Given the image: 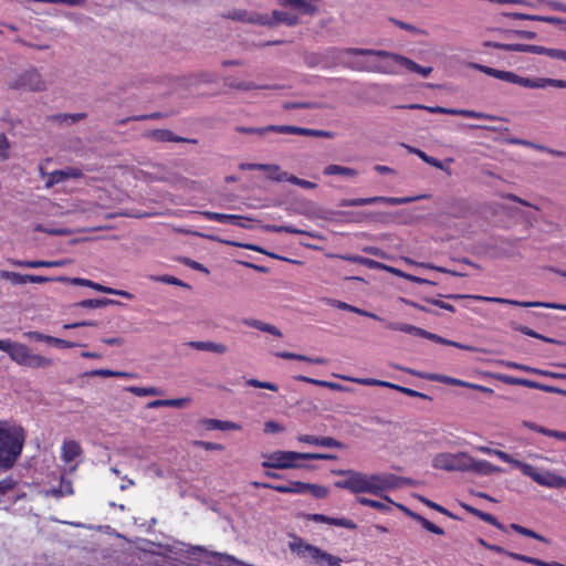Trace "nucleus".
Returning <instances> with one entry per match:
<instances>
[{
    "instance_id": "c03bdc74",
    "label": "nucleus",
    "mask_w": 566,
    "mask_h": 566,
    "mask_svg": "<svg viewBox=\"0 0 566 566\" xmlns=\"http://www.w3.org/2000/svg\"><path fill=\"white\" fill-rule=\"evenodd\" d=\"M324 174L326 176L342 175L345 177H355L357 175V171L349 167H344L339 165H328L324 168Z\"/></svg>"
},
{
    "instance_id": "680f3d73",
    "label": "nucleus",
    "mask_w": 566,
    "mask_h": 566,
    "mask_svg": "<svg viewBox=\"0 0 566 566\" xmlns=\"http://www.w3.org/2000/svg\"><path fill=\"white\" fill-rule=\"evenodd\" d=\"M417 522L420 523L421 526L424 530H427L428 532H430V533H433V534H437V535H443L444 534V531L441 527L434 525L433 523H431L429 520L424 518L421 515L419 516Z\"/></svg>"
},
{
    "instance_id": "4d7b16f0",
    "label": "nucleus",
    "mask_w": 566,
    "mask_h": 566,
    "mask_svg": "<svg viewBox=\"0 0 566 566\" xmlns=\"http://www.w3.org/2000/svg\"><path fill=\"white\" fill-rule=\"evenodd\" d=\"M126 390L139 397L160 395V390L156 387H128Z\"/></svg>"
},
{
    "instance_id": "a211bd4d",
    "label": "nucleus",
    "mask_w": 566,
    "mask_h": 566,
    "mask_svg": "<svg viewBox=\"0 0 566 566\" xmlns=\"http://www.w3.org/2000/svg\"><path fill=\"white\" fill-rule=\"evenodd\" d=\"M112 178L117 181L120 186H128L132 184L134 179H136V174L128 166H119L115 165L111 168Z\"/></svg>"
},
{
    "instance_id": "de8ad7c7",
    "label": "nucleus",
    "mask_w": 566,
    "mask_h": 566,
    "mask_svg": "<svg viewBox=\"0 0 566 566\" xmlns=\"http://www.w3.org/2000/svg\"><path fill=\"white\" fill-rule=\"evenodd\" d=\"M424 197L426 196L396 198V197H382V196H379V203H387V205H390V206H398V205L410 203V202H413L416 200L422 199Z\"/></svg>"
},
{
    "instance_id": "0eeeda50",
    "label": "nucleus",
    "mask_w": 566,
    "mask_h": 566,
    "mask_svg": "<svg viewBox=\"0 0 566 566\" xmlns=\"http://www.w3.org/2000/svg\"><path fill=\"white\" fill-rule=\"evenodd\" d=\"M471 462V457L465 452L458 453H438L432 460V467L446 471H468V463Z\"/></svg>"
},
{
    "instance_id": "13d9d810",
    "label": "nucleus",
    "mask_w": 566,
    "mask_h": 566,
    "mask_svg": "<svg viewBox=\"0 0 566 566\" xmlns=\"http://www.w3.org/2000/svg\"><path fill=\"white\" fill-rule=\"evenodd\" d=\"M417 497L422 503H424L427 506H429L430 509H433V510H436V511H438V512H440V513H442V514H444V515H447V516H449L451 518H454V520L458 518L453 513L448 511L446 507H443V506H441V505H439V504H437V503H434V502H432V501H430V500H428V499H426V497H423L421 495H417Z\"/></svg>"
},
{
    "instance_id": "a878e982",
    "label": "nucleus",
    "mask_w": 566,
    "mask_h": 566,
    "mask_svg": "<svg viewBox=\"0 0 566 566\" xmlns=\"http://www.w3.org/2000/svg\"><path fill=\"white\" fill-rule=\"evenodd\" d=\"M522 424L525 428H528L530 430L536 431L544 436L552 437V438L559 439V440H566V432H564V431L547 429L545 427L538 426L535 422L527 421V420H524L522 422Z\"/></svg>"
},
{
    "instance_id": "ea45409f",
    "label": "nucleus",
    "mask_w": 566,
    "mask_h": 566,
    "mask_svg": "<svg viewBox=\"0 0 566 566\" xmlns=\"http://www.w3.org/2000/svg\"><path fill=\"white\" fill-rule=\"evenodd\" d=\"M423 338L430 339V340L436 342L438 344H442V345H447V346H453V347H457V348H460V349H464V350H473V347H471V346H468V345H464V344H460V343H457V342L443 338V337H441V336H439L437 334H433L431 332H428V331H426Z\"/></svg>"
},
{
    "instance_id": "5fc2aeb1",
    "label": "nucleus",
    "mask_w": 566,
    "mask_h": 566,
    "mask_svg": "<svg viewBox=\"0 0 566 566\" xmlns=\"http://www.w3.org/2000/svg\"><path fill=\"white\" fill-rule=\"evenodd\" d=\"M510 527H511L513 531H515V532H517L518 534L524 535V536H526V537H531V538H534V539H537V541H539V542H544V543H547V542H548L544 536H542V535L537 534L536 532H534V531H532V530H530V528H526V527H524V526H521V525H518V524L512 523V524L510 525Z\"/></svg>"
},
{
    "instance_id": "b1692460",
    "label": "nucleus",
    "mask_w": 566,
    "mask_h": 566,
    "mask_svg": "<svg viewBox=\"0 0 566 566\" xmlns=\"http://www.w3.org/2000/svg\"><path fill=\"white\" fill-rule=\"evenodd\" d=\"M406 147L409 150V153L417 155L419 158H421L428 165H431L438 169L446 171L448 175H451V169L448 166H446L442 161L438 160L434 157L428 156L421 149H418V148H415L411 146H406Z\"/></svg>"
},
{
    "instance_id": "f257e3e1",
    "label": "nucleus",
    "mask_w": 566,
    "mask_h": 566,
    "mask_svg": "<svg viewBox=\"0 0 566 566\" xmlns=\"http://www.w3.org/2000/svg\"><path fill=\"white\" fill-rule=\"evenodd\" d=\"M24 438L22 427L0 421V473L13 467L22 452Z\"/></svg>"
},
{
    "instance_id": "412c9836",
    "label": "nucleus",
    "mask_w": 566,
    "mask_h": 566,
    "mask_svg": "<svg viewBox=\"0 0 566 566\" xmlns=\"http://www.w3.org/2000/svg\"><path fill=\"white\" fill-rule=\"evenodd\" d=\"M506 143L511 144V145H522V146H525V147H532V148H534L536 150L545 151V153H547V154H549L552 156H556V157H566V151L553 149V148H549L547 146L534 144L532 142H528V140H525V139H521V138H515V137L507 138Z\"/></svg>"
},
{
    "instance_id": "a18cd8bd",
    "label": "nucleus",
    "mask_w": 566,
    "mask_h": 566,
    "mask_svg": "<svg viewBox=\"0 0 566 566\" xmlns=\"http://www.w3.org/2000/svg\"><path fill=\"white\" fill-rule=\"evenodd\" d=\"M507 556H510L513 559L521 560V562L528 563V564L536 565V566H558V564H559L557 562H551V563L544 562L542 559H538L535 557H530V556L517 554V553H507Z\"/></svg>"
},
{
    "instance_id": "9b49d317",
    "label": "nucleus",
    "mask_w": 566,
    "mask_h": 566,
    "mask_svg": "<svg viewBox=\"0 0 566 566\" xmlns=\"http://www.w3.org/2000/svg\"><path fill=\"white\" fill-rule=\"evenodd\" d=\"M0 350L6 352L13 361L22 366H24L30 352L25 345L10 339H0Z\"/></svg>"
},
{
    "instance_id": "6e6552de",
    "label": "nucleus",
    "mask_w": 566,
    "mask_h": 566,
    "mask_svg": "<svg viewBox=\"0 0 566 566\" xmlns=\"http://www.w3.org/2000/svg\"><path fill=\"white\" fill-rule=\"evenodd\" d=\"M473 66L480 72L489 76L495 77L497 80L516 84L523 87L535 88L536 78L523 77L511 71L496 70L491 66L482 64H474Z\"/></svg>"
},
{
    "instance_id": "f704fd0d",
    "label": "nucleus",
    "mask_w": 566,
    "mask_h": 566,
    "mask_svg": "<svg viewBox=\"0 0 566 566\" xmlns=\"http://www.w3.org/2000/svg\"><path fill=\"white\" fill-rule=\"evenodd\" d=\"M198 213L205 216L206 218H208L210 220H216L219 222L234 223V221H238V220H245V221L251 220L250 218H243V217L235 216V214H226V213H219V212H212V211H201Z\"/></svg>"
},
{
    "instance_id": "f3484780",
    "label": "nucleus",
    "mask_w": 566,
    "mask_h": 566,
    "mask_svg": "<svg viewBox=\"0 0 566 566\" xmlns=\"http://www.w3.org/2000/svg\"><path fill=\"white\" fill-rule=\"evenodd\" d=\"M319 0H284V8H291L303 14L315 15L318 12L316 2Z\"/></svg>"
},
{
    "instance_id": "c85d7f7f",
    "label": "nucleus",
    "mask_w": 566,
    "mask_h": 566,
    "mask_svg": "<svg viewBox=\"0 0 566 566\" xmlns=\"http://www.w3.org/2000/svg\"><path fill=\"white\" fill-rule=\"evenodd\" d=\"M55 280L59 282H62V283L66 282V283L74 284V285L88 286V287H92L99 292H104V293L106 292V285L94 283L93 281L86 280V279H81V277H71L70 279V277H65V276H56Z\"/></svg>"
},
{
    "instance_id": "7c9ffc66",
    "label": "nucleus",
    "mask_w": 566,
    "mask_h": 566,
    "mask_svg": "<svg viewBox=\"0 0 566 566\" xmlns=\"http://www.w3.org/2000/svg\"><path fill=\"white\" fill-rule=\"evenodd\" d=\"M86 115L84 113H76V114H56V115H50L46 117L49 122H54L57 124H65V125H72L81 119H83Z\"/></svg>"
},
{
    "instance_id": "2f4dec72",
    "label": "nucleus",
    "mask_w": 566,
    "mask_h": 566,
    "mask_svg": "<svg viewBox=\"0 0 566 566\" xmlns=\"http://www.w3.org/2000/svg\"><path fill=\"white\" fill-rule=\"evenodd\" d=\"M384 500L385 502L382 501H376V500H370V499H367V497H358L357 501L361 504V505H366V506H370L375 510H378L380 512H387L390 510L391 505L395 504L388 496H384Z\"/></svg>"
},
{
    "instance_id": "a19ab883",
    "label": "nucleus",
    "mask_w": 566,
    "mask_h": 566,
    "mask_svg": "<svg viewBox=\"0 0 566 566\" xmlns=\"http://www.w3.org/2000/svg\"><path fill=\"white\" fill-rule=\"evenodd\" d=\"M350 492L353 493H365L366 474L354 471L350 473Z\"/></svg>"
},
{
    "instance_id": "4468645a",
    "label": "nucleus",
    "mask_w": 566,
    "mask_h": 566,
    "mask_svg": "<svg viewBox=\"0 0 566 566\" xmlns=\"http://www.w3.org/2000/svg\"><path fill=\"white\" fill-rule=\"evenodd\" d=\"M264 20L266 23H263V27L274 28L280 23H284L289 27H294L300 23V18L296 14L289 13L286 11L273 10L272 17L264 14Z\"/></svg>"
},
{
    "instance_id": "423d86ee",
    "label": "nucleus",
    "mask_w": 566,
    "mask_h": 566,
    "mask_svg": "<svg viewBox=\"0 0 566 566\" xmlns=\"http://www.w3.org/2000/svg\"><path fill=\"white\" fill-rule=\"evenodd\" d=\"M396 108H406V109H426L430 113L436 114H449V115H459L464 117H471V118H483V119H491V120H506L503 117L494 116L491 114H485L476 111L471 109H457V108H447L442 106H424L421 104H409V105H398L395 106Z\"/></svg>"
},
{
    "instance_id": "1a4fd4ad",
    "label": "nucleus",
    "mask_w": 566,
    "mask_h": 566,
    "mask_svg": "<svg viewBox=\"0 0 566 566\" xmlns=\"http://www.w3.org/2000/svg\"><path fill=\"white\" fill-rule=\"evenodd\" d=\"M394 481L391 473L366 474L365 493L382 497V492L395 489Z\"/></svg>"
},
{
    "instance_id": "aec40b11",
    "label": "nucleus",
    "mask_w": 566,
    "mask_h": 566,
    "mask_svg": "<svg viewBox=\"0 0 566 566\" xmlns=\"http://www.w3.org/2000/svg\"><path fill=\"white\" fill-rule=\"evenodd\" d=\"M184 345L191 347L193 349H197V350L210 352V353H216V354H224L228 350V347L224 344L214 343L211 340H207V342L190 340V342H186Z\"/></svg>"
},
{
    "instance_id": "473e14b6",
    "label": "nucleus",
    "mask_w": 566,
    "mask_h": 566,
    "mask_svg": "<svg viewBox=\"0 0 566 566\" xmlns=\"http://www.w3.org/2000/svg\"><path fill=\"white\" fill-rule=\"evenodd\" d=\"M192 234H196V235H199V237H203V238H207V239H210V240H217V241L226 243L228 245H234V247H240V248H243V249L256 251V252H260L262 254L266 253V250H264L263 248H261L259 245L252 244V243H240V242L230 241V240H221V239H217L213 235L202 234V233H199V232H192Z\"/></svg>"
},
{
    "instance_id": "2eb2a0df",
    "label": "nucleus",
    "mask_w": 566,
    "mask_h": 566,
    "mask_svg": "<svg viewBox=\"0 0 566 566\" xmlns=\"http://www.w3.org/2000/svg\"><path fill=\"white\" fill-rule=\"evenodd\" d=\"M279 134H294L310 137L333 138L334 133L329 130L304 128L293 125H280Z\"/></svg>"
},
{
    "instance_id": "c756f323",
    "label": "nucleus",
    "mask_w": 566,
    "mask_h": 566,
    "mask_svg": "<svg viewBox=\"0 0 566 566\" xmlns=\"http://www.w3.org/2000/svg\"><path fill=\"white\" fill-rule=\"evenodd\" d=\"M224 85L235 90L242 91H251V90H269V88H279V86H269V85H256L253 82H234L229 77L224 78Z\"/></svg>"
},
{
    "instance_id": "39448f33",
    "label": "nucleus",
    "mask_w": 566,
    "mask_h": 566,
    "mask_svg": "<svg viewBox=\"0 0 566 566\" xmlns=\"http://www.w3.org/2000/svg\"><path fill=\"white\" fill-rule=\"evenodd\" d=\"M8 85L11 90H25L30 92H43L46 90L45 81L35 67L21 72Z\"/></svg>"
},
{
    "instance_id": "20e7f679",
    "label": "nucleus",
    "mask_w": 566,
    "mask_h": 566,
    "mask_svg": "<svg viewBox=\"0 0 566 566\" xmlns=\"http://www.w3.org/2000/svg\"><path fill=\"white\" fill-rule=\"evenodd\" d=\"M344 53L349 55L377 56L380 59H390L406 71L417 74L419 73L421 66L405 55L385 50L348 48L344 50Z\"/></svg>"
},
{
    "instance_id": "e2e57ef3",
    "label": "nucleus",
    "mask_w": 566,
    "mask_h": 566,
    "mask_svg": "<svg viewBox=\"0 0 566 566\" xmlns=\"http://www.w3.org/2000/svg\"><path fill=\"white\" fill-rule=\"evenodd\" d=\"M247 385L251 386V387H254V388L269 389V390H272V391H277L279 390L277 385H275L274 382L261 381V380H258V379H254V378L249 379L247 381Z\"/></svg>"
},
{
    "instance_id": "e433bc0d",
    "label": "nucleus",
    "mask_w": 566,
    "mask_h": 566,
    "mask_svg": "<svg viewBox=\"0 0 566 566\" xmlns=\"http://www.w3.org/2000/svg\"><path fill=\"white\" fill-rule=\"evenodd\" d=\"M511 326H512L513 329H515L517 332H521L524 335H527V336L541 339V340H543L545 343L560 344L559 340L551 338V337H546L544 335H541V334H538L537 332L533 331L532 328H530L527 326L520 325V324H516V323H511Z\"/></svg>"
},
{
    "instance_id": "ddd939ff",
    "label": "nucleus",
    "mask_w": 566,
    "mask_h": 566,
    "mask_svg": "<svg viewBox=\"0 0 566 566\" xmlns=\"http://www.w3.org/2000/svg\"><path fill=\"white\" fill-rule=\"evenodd\" d=\"M144 136L148 139L155 140V142H161V143H189V144H197L198 140L195 138H186L176 135L170 129H151L145 132Z\"/></svg>"
},
{
    "instance_id": "bf43d9fd",
    "label": "nucleus",
    "mask_w": 566,
    "mask_h": 566,
    "mask_svg": "<svg viewBox=\"0 0 566 566\" xmlns=\"http://www.w3.org/2000/svg\"><path fill=\"white\" fill-rule=\"evenodd\" d=\"M462 506L464 507L465 511H468L469 513L473 514L474 516L481 518L484 522L490 523V522L494 521V516L490 513H485V512L478 510L468 504H462Z\"/></svg>"
},
{
    "instance_id": "4c0bfd02",
    "label": "nucleus",
    "mask_w": 566,
    "mask_h": 566,
    "mask_svg": "<svg viewBox=\"0 0 566 566\" xmlns=\"http://www.w3.org/2000/svg\"><path fill=\"white\" fill-rule=\"evenodd\" d=\"M420 376L426 379H429L432 381H439V382L446 384V385L460 386V387L469 386V382H467V381H463L461 379H457V378H453L450 376H446V375L430 374L428 376H423V375H420Z\"/></svg>"
},
{
    "instance_id": "49530a36",
    "label": "nucleus",
    "mask_w": 566,
    "mask_h": 566,
    "mask_svg": "<svg viewBox=\"0 0 566 566\" xmlns=\"http://www.w3.org/2000/svg\"><path fill=\"white\" fill-rule=\"evenodd\" d=\"M344 260H347L349 262H353V263H358V264H363L369 269H378L380 270V268H384V263H380L378 261H375L373 259H368V258H364V256H359V255H346V256H342Z\"/></svg>"
},
{
    "instance_id": "72a5a7b5",
    "label": "nucleus",
    "mask_w": 566,
    "mask_h": 566,
    "mask_svg": "<svg viewBox=\"0 0 566 566\" xmlns=\"http://www.w3.org/2000/svg\"><path fill=\"white\" fill-rule=\"evenodd\" d=\"M387 327L392 331H400L411 335L424 337L426 329L406 323L388 322Z\"/></svg>"
},
{
    "instance_id": "f03ea898",
    "label": "nucleus",
    "mask_w": 566,
    "mask_h": 566,
    "mask_svg": "<svg viewBox=\"0 0 566 566\" xmlns=\"http://www.w3.org/2000/svg\"><path fill=\"white\" fill-rule=\"evenodd\" d=\"M290 549L302 558L312 559L317 566H340V558L304 542L300 537H294L289 544Z\"/></svg>"
},
{
    "instance_id": "052dcab7",
    "label": "nucleus",
    "mask_w": 566,
    "mask_h": 566,
    "mask_svg": "<svg viewBox=\"0 0 566 566\" xmlns=\"http://www.w3.org/2000/svg\"><path fill=\"white\" fill-rule=\"evenodd\" d=\"M321 104L314 102H285L283 104L284 109L293 108H318Z\"/></svg>"
},
{
    "instance_id": "4be33fe9",
    "label": "nucleus",
    "mask_w": 566,
    "mask_h": 566,
    "mask_svg": "<svg viewBox=\"0 0 566 566\" xmlns=\"http://www.w3.org/2000/svg\"><path fill=\"white\" fill-rule=\"evenodd\" d=\"M468 471H473L479 474L489 475V474L501 472V468L495 467L488 461L474 460L471 457V462L468 463Z\"/></svg>"
},
{
    "instance_id": "5701e85b",
    "label": "nucleus",
    "mask_w": 566,
    "mask_h": 566,
    "mask_svg": "<svg viewBox=\"0 0 566 566\" xmlns=\"http://www.w3.org/2000/svg\"><path fill=\"white\" fill-rule=\"evenodd\" d=\"M242 323L247 326H250V327H253V328H256L261 332H265V333H269L273 336H276V337H282V333L281 331L274 326V325H271L269 323H265V322H262L260 319H255V318H244L242 321Z\"/></svg>"
},
{
    "instance_id": "37998d69",
    "label": "nucleus",
    "mask_w": 566,
    "mask_h": 566,
    "mask_svg": "<svg viewBox=\"0 0 566 566\" xmlns=\"http://www.w3.org/2000/svg\"><path fill=\"white\" fill-rule=\"evenodd\" d=\"M207 429L209 430H237L240 427L231 421H222L218 419H207L205 421Z\"/></svg>"
},
{
    "instance_id": "6e6d98bb",
    "label": "nucleus",
    "mask_w": 566,
    "mask_h": 566,
    "mask_svg": "<svg viewBox=\"0 0 566 566\" xmlns=\"http://www.w3.org/2000/svg\"><path fill=\"white\" fill-rule=\"evenodd\" d=\"M15 486L17 480L12 476H7L0 481V504L4 502L2 497L13 491Z\"/></svg>"
},
{
    "instance_id": "dca6fc26",
    "label": "nucleus",
    "mask_w": 566,
    "mask_h": 566,
    "mask_svg": "<svg viewBox=\"0 0 566 566\" xmlns=\"http://www.w3.org/2000/svg\"><path fill=\"white\" fill-rule=\"evenodd\" d=\"M297 440L302 443H307L324 448L344 449L345 444L333 437H317L313 434H300Z\"/></svg>"
},
{
    "instance_id": "79ce46f5",
    "label": "nucleus",
    "mask_w": 566,
    "mask_h": 566,
    "mask_svg": "<svg viewBox=\"0 0 566 566\" xmlns=\"http://www.w3.org/2000/svg\"><path fill=\"white\" fill-rule=\"evenodd\" d=\"M274 491L280 493L304 494V482L290 481L287 484H277Z\"/></svg>"
},
{
    "instance_id": "864d4df0",
    "label": "nucleus",
    "mask_w": 566,
    "mask_h": 566,
    "mask_svg": "<svg viewBox=\"0 0 566 566\" xmlns=\"http://www.w3.org/2000/svg\"><path fill=\"white\" fill-rule=\"evenodd\" d=\"M546 86L566 88V81L545 77L536 78L535 88H545Z\"/></svg>"
},
{
    "instance_id": "393cba45",
    "label": "nucleus",
    "mask_w": 566,
    "mask_h": 566,
    "mask_svg": "<svg viewBox=\"0 0 566 566\" xmlns=\"http://www.w3.org/2000/svg\"><path fill=\"white\" fill-rule=\"evenodd\" d=\"M82 452L80 444L74 441H64L62 447V459L65 463H70L75 460Z\"/></svg>"
},
{
    "instance_id": "0e129e2a",
    "label": "nucleus",
    "mask_w": 566,
    "mask_h": 566,
    "mask_svg": "<svg viewBox=\"0 0 566 566\" xmlns=\"http://www.w3.org/2000/svg\"><path fill=\"white\" fill-rule=\"evenodd\" d=\"M499 363L501 365L507 367V368L520 369V370H523V371H526V373H531V374H535V375H536V371H537V368L530 367V366H526V365H523V364H518V363H515V361L501 360Z\"/></svg>"
},
{
    "instance_id": "7ed1b4c3",
    "label": "nucleus",
    "mask_w": 566,
    "mask_h": 566,
    "mask_svg": "<svg viewBox=\"0 0 566 566\" xmlns=\"http://www.w3.org/2000/svg\"><path fill=\"white\" fill-rule=\"evenodd\" d=\"M304 459V453L295 451H275L266 455V460L262 462L263 468L272 469H305L314 470L315 467L301 462Z\"/></svg>"
},
{
    "instance_id": "338daca9",
    "label": "nucleus",
    "mask_w": 566,
    "mask_h": 566,
    "mask_svg": "<svg viewBox=\"0 0 566 566\" xmlns=\"http://www.w3.org/2000/svg\"><path fill=\"white\" fill-rule=\"evenodd\" d=\"M328 524L335 525V526H342L349 530L357 528L356 523H354L352 520L348 518H336V517H329Z\"/></svg>"
},
{
    "instance_id": "09e8293b",
    "label": "nucleus",
    "mask_w": 566,
    "mask_h": 566,
    "mask_svg": "<svg viewBox=\"0 0 566 566\" xmlns=\"http://www.w3.org/2000/svg\"><path fill=\"white\" fill-rule=\"evenodd\" d=\"M389 21L395 24L396 27L413 34V35H427V31L423 30V29H420L413 24H410V23H407V22H403L401 20H398L396 18H389Z\"/></svg>"
},
{
    "instance_id": "f8f14e48",
    "label": "nucleus",
    "mask_w": 566,
    "mask_h": 566,
    "mask_svg": "<svg viewBox=\"0 0 566 566\" xmlns=\"http://www.w3.org/2000/svg\"><path fill=\"white\" fill-rule=\"evenodd\" d=\"M222 17L229 20L254 25H263V23H266L264 14L255 11H248L245 9H232L227 13H223Z\"/></svg>"
},
{
    "instance_id": "774afa93",
    "label": "nucleus",
    "mask_w": 566,
    "mask_h": 566,
    "mask_svg": "<svg viewBox=\"0 0 566 566\" xmlns=\"http://www.w3.org/2000/svg\"><path fill=\"white\" fill-rule=\"evenodd\" d=\"M73 492L74 491H73L72 481L62 476L60 480V485H59V494L60 495H71V494H73Z\"/></svg>"
},
{
    "instance_id": "6ab92c4d",
    "label": "nucleus",
    "mask_w": 566,
    "mask_h": 566,
    "mask_svg": "<svg viewBox=\"0 0 566 566\" xmlns=\"http://www.w3.org/2000/svg\"><path fill=\"white\" fill-rule=\"evenodd\" d=\"M81 176H82V171L76 168H72V167H69V168L62 169V170H55V171L49 174V179L45 184V187L51 188L55 184L65 181L69 178H78Z\"/></svg>"
},
{
    "instance_id": "bb28decb",
    "label": "nucleus",
    "mask_w": 566,
    "mask_h": 566,
    "mask_svg": "<svg viewBox=\"0 0 566 566\" xmlns=\"http://www.w3.org/2000/svg\"><path fill=\"white\" fill-rule=\"evenodd\" d=\"M280 125H269L264 127H245V126H237L235 130L241 134H251L258 135L260 137H265L269 133H277L279 134Z\"/></svg>"
},
{
    "instance_id": "603ef678",
    "label": "nucleus",
    "mask_w": 566,
    "mask_h": 566,
    "mask_svg": "<svg viewBox=\"0 0 566 566\" xmlns=\"http://www.w3.org/2000/svg\"><path fill=\"white\" fill-rule=\"evenodd\" d=\"M312 493V495L316 499H324L328 495V489L318 485V484H312V483H305L304 482V493Z\"/></svg>"
},
{
    "instance_id": "3c124183",
    "label": "nucleus",
    "mask_w": 566,
    "mask_h": 566,
    "mask_svg": "<svg viewBox=\"0 0 566 566\" xmlns=\"http://www.w3.org/2000/svg\"><path fill=\"white\" fill-rule=\"evenodd\" d=\"M476 300L485 301V302H494L500 304H511L514 306H522V307H532L534 304L532 302H520V301H513L502 297H488V296H479Z\"/></svg>"
},
{
    "instance_id": "c9c22d12",
    "label": "nucleus",
    "mask_w": 566,
    "mask_h": 566,
    "mask_svg": "<svg viewBox=\"0 0 566 566\" xmlns=\"http://www.w3.org/2000/svg\"><path fill=\"white\" fill-rule=\"evenodd\" d=\"M265 231L270 232H286V233H295V234H304L312 238H321L319 235H316L312 232L301 230L291 226H275V224H266L263 227Z\"/></svg>"
},
{
    "instance_id": "69168bd1",
    "label": "nucleus",
    "mask_w": 566,
    "mask_h": 566,
    "mask_svg": "<svg viewBox=\"0 0 566 566\" xmlns=\"http://www.w3.org/2000/svg\"><path fill=\"white\" fill-rule=\"evenodd\" d=\"M10 143L3 133H0V160L4 161L9 159Z\"/></svg>"
},
{
    "instance_id": "9d476101",
    "label": "nucleus",
    "mask_w": 566,
    "mask_h": 566,
    "mask_svg": "<svg viewBox=\"0 0 566 566\" xmlns=\"http://www.w3.org/2000/svg\"><path fill=\"white\" fill-rule=\"evenodd\" d=\"M539 485L547 488H566V479L559 476L551 471H538L532 465V470L527 472V475Z\"/></svg>"
},
{
    "instance_id": "cd10ccee",
    "label": "nucleus",
    "mask_w": 566,
    "mask_h": 566,
    "mask_svg": "<svg viewBox=\"0 0 566 566\" xmlns=\"http://www.w3.org/2000/svg\"><path fill=\"white\" fill-rule=\"evenodd\" d=\"M384 61L375 64L371 67H368L367 71L369 72H376L381 74H389V75H396L399 73V70L397 66H399L397 63H395L390 59H382Z\"/></svg>"
},
{
    "instance_id": "8fccbe9b",
    "label": "nucleus",
    "mask_w": 566,
    "mask_h": 566,
    "mask_svg": "<svg viewBox=\"0 0 566 566\" xmlns=\"http://www.w3.org/2000/svg\"><path fill=\"white\" fill-rule=\"evenodd\" d=\"M0 279L10 281L13 285L27 284V274L0 270Z\"/></svg>"
},
{
    "instance_id": "58836bf2",
    "label": "nucleus",
    "mask_w": 566,
    "mask_h": 566,
    "mask_svg": "<svg viewBox=\"0 0 566 566\" xmlns=\"http://www.w3.org/2000/svg\"><path fill=\"white\" fill-rule=\"evenodd\" d=\"M51 365H52V359L41 356V355H38V354H32L31 352H29L28 359L24 364V366H28L31 368H46V367H50Z\"/></svg>"
}]
</instances>
